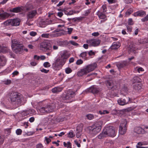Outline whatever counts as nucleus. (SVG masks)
<instances>
[{"instance_id": "13d9d810", "label": "nucleus", "mask_w": 148, "mask_h": 148, "mask_svg": "<svg viewBox=\"0 0 148 148\" xmlns=\"http://www.w3.org/2000/svg\"><path fill=\"white\" fill-rule=\"evenodd\" d=\"M36 148H43V146L42 144H37L36 146Z\"/></svg>"}, {"instance_id": "6e6552de", "label": "nucleus", "mask_w": 148, "mask_h": 148, "mask_svg": "<svg viewBox=\"0 0 148 148\" xmlns=\"http://www.w3.org/2000/svg\"><path fill=\"white\" fill-rule=\"evenodd\" d=\"M104 130L107 136L114 137L116 135L115 129L112 126L106 127Z\"/></svg>"}, {"instance_id": "58836bf2", "label": "nucleus", "mask_w": 148, "mask_h": 148, "mask_svg": "<svg viewBox=\"0 0 148 148\" xmlns=\"http://www.w3.org/2000/svg\"><path fill=\"white\" fill-rule=\"evenodd\" d=\"M87 52L86 51L80 54V56L82 58H85L87 55Z\"/></svg>"}, {"instance_id": "6e6d98bb", "label": "nucleus", "mask_w": 148, "mask_h": 148, "mask_svg": "<svg viewBox=\"0 0 148 148\" xmlns=\"http://www.w3.org/2000/svg\"><path fill=\"white\" fill-rule=\"evenodd\" d=\"M127 29L129 32H131L132 30V27L131 26H127Z\"/></svg>"}, {"instance_id": "b1692460", "label": "nucleus", "mask_w": 148, "mask_h": 148, "mask_svg": "<svg viewBox=\"0 0 148 148\" xmlns=\"http://www.w3.org/2000/svg\"><path fill=\"white\" fill-rule=\"evenodd\" d=\"M80 126L81 127L80 129H79L80 130L78 131H77V133L76 134V135L77 137L78 138H80L81 137V134L82 132V130H83V125L80 124Z\"/></svg>"}, {"instance_id": "c85d7f7f", "label": "nucleus", "mask_w": 148, "mask_h": 148, "mask_svg": "<svg viewBox=\"0 0 148 148\" xmlns=\"http://www.w3.org/2000/svg\"><path fill=\"white\" fill-rule=\"evenodd\" d=\"M140 85H141L140 84H138L137 83L136 84L133 85V88L134 89L137 90H140L142 88V87Z\"/></svg>"}, {"instance_id": "3c124183", "label": "nucleus", "mask_w": 148, "mask_h": 148, "mask_svg": "<svg viewBox=\"0 0 148 148\" xmlns=\"http://www.w3.org/2000/svg\"><path fill=\"white\" fill-rule=\"evenodd\" d=\"M40 71L42 73H47L49 71V70H47L46 69H45L44 68L40 70Z\"/></svg>"}, {"instance_id": "774afa93", "label": "nucleus", "mask_w": 148, "mask_h": 148, "mask_svg": "<svg viewBox=\"0 0 148 148\" xmlns=\"http://www.w3.org/2000/svg\"><path fill=\"white\" fill-rule=\"evenodd\" d=\"M35 120V119L34 117H32L30 118L29 119V121L31 123L33 122Z\"/></svg>"}, {"instance_id": "473e14b6", "label": "nucleus", "mask_w": 148, "mask_h": 148, "mask_svg": "<svg viewBox=\"0 0 148 148\" xmlns=\"http://www.w3.org/2000/svg\"><path fill=\"white\" fill-rule=\"evenodd\" d=\"M72 70L69 67L66 68L65 69V72L66 74H69L72 72Z\"/></svg>"}, {"instance_id": "864d4df0", "label": "nucleus", "mask_w": 148, "mask_h": 148, "mask_svg": "<svg viewBox=\"0 0 148 148\" xmlns=\"http://www.w3.org/2000/svg\"><path fill=\"white\" fill-rule=\"evenodd\" d=\"M29 34L31 36H34L36 35L37 33L35 32L32 31L30 32Z\"/></svg>"}, {"instance_id": "69168bd1", "label": "nucleus", "mask_w": 148, "mask_h": 148, "mask_svg": "<svg viewBox=\"0 0 148 148\" xmlns=\"http://www.w3.org/2000/svg\"><path fill=\"white\" fill-rule=\"evenodd\" d=\"M45 140L47 142V144H49L50 142L51 141V140L49 138H48L47 137H46L45 138Z\"/></svg>"}, {"instance_id": "49530a36", "label": "nucleus", "mask_w": 148, "mask_h": 148, "mask_svg": "<svg viewBox=\"0 0 148 148\" xmlns=\"http://www.w3.org/2000/svg\"><path fill=\"white\" fill-rule=\"evenodd\" d=\"M49 36V34H43L41 35V37L43 38H48Z\"/></svg>"}, {"instance_id": "338daca9", "label": "nucleus", "mask_w": 148, "mask_h": 148, "mask_svg": "<svg viewBox=\"0 0 148 148\" xmlns=\"http://www.w3.org/2000/svg\"><path fill=\"white\" fill-rule=\"evenodd\" d=\"M68 32L69 34H70L71 33V32H72V31L73 30V29L72 28H68Z\"/></svg>"}, {"instance_id": "6ab92c4d", "label": "nucleus", "mask_w": 148, "mask_h": 148, "mask_svg": "<svg viewBox=\"0 0 148 148\" xmlns=\"http://www.w3.org/2000/svg\"><path fill=\"white\" fill-rule=\"evenodd\" d=\"M146 15V13L145 11L143 10L138 11L134 14V15L135 16L143 17Z\"/></svg>"}, {"instance_id": "bb28decb", "label": "nucleus", "mask_w": 148, "mask_h": 148, "mask_svg": "<svg viewBox=\"0 0 148 148\" xmlns=\"http://www.w3.org/2000/svg\"><path fill=\"white\" fill-rule=\"evenodd\" d=\"M120 47L119 43L118 42H114L112 45L111 48L112 49H116Z\"/></svg>"}, {"instance_id": "2eb2a0df", "label": "nucleus", "mask_w": 148, "mask_h": 148, "mask_svg": "<svg viewBox=\"0 0 148 148\" xmlns=\"http://www.w3.org/2000/svg\"><path fill=\"white\" fill-rule=\"evenodd\" d=\"M87 90L88 92H91L93 94H95L99 92L100 89L95 86L93 85L88 88Z\"/></svg>"}, {"instance_id": "ea45409f", "label": "nucleus", "mask_w": 148, "mask_h": 148, "mask_svg": "<svg viewBox=\"0 0 148 148\" xmlns=\"http://www.w3.org/2000/svg\"><path fill=\"white\" fill-rule=\"evenodd\" d=\"M101 8L102 9V10H103V11L102 12H103L105 13V12H106L107 11V8L106 5L105 4V5H103L102 6Z\"/></svg>"}, {"instance_id": "a878e982", "label": "nucleus", "mask_w": 148, "mask_h": 148, "mask_svg": "<svg viewBox=\"0 0 148 148\" xmlns=\"http://www.w3.org/2000/svg\"><path fill=\"white\" fill-rule=\"evenodd\" d=\"M107 135L106 133L104 130H103L101 133L97 137L99 139H102L104 138L107 137Z\"/></svg>"}, {"instance_id": "e2e57ef3", "label": "nucleus", "mask_w": 148, "mask_h": 148, "mask_svg": "<svg viewBox=\"0 0 148 148\" xmlns=\"http://www.w3.org/2000/svg\"><path fill=\"white\" fill-rule=\"evenodd\" d=\"M74 143L75 144H76L78 147H80L81 146L80 144L79 143L77 140H75Z\"/></svg>"}, {"instance_id": "79ce46f5", "label": "nucleus", "mask_w": 148, "mask_h": 148, "mask_svg": "<svg viewBox=\"0 0 148 148\" xmlns=\"http://www.w3.org/2000/svg\"><path fill=\"white\" fill-rule=\"evenodd\" d=\"M83 63V60H82L80 59L78 60H77V61L76 63V64H77V65H80L82 64Z\"/></svg>"}, {"instance_id": "09e8293b", "label": "nucleus", "mask_w": 148, "mask_h": 148, "mask_svg": "<svg viewBox=\"0 0 148 148\" xmlns=\"http://www.w3.org/2000/svg\"><path fill=\"white\" fill-rule=\"evenodd\" d=\"M19 74V72L17 71H15L12 73V77H14L16 75H17Z\"/></svg>"}, {"instance_id": "7ed1b4c3", "label": "nucleus", "mask_w": 148, "mask_h": 148, "mask_svg": "<svg viewBox=\"0 0 148 148\" xmlns=\"http://www.w3.org/2000/svg\"><path fill=\"white\" fill-rule=\"evenodd\" d=\"M101 129V125L97 123L92 126L88 127L86 129L88 133L90 135L93 136L99 133Z\"/></svg>"}, {"instance_id": "39448f33", "label": "nucleus", "mask_w": 148, "mask_h": 148, "mask_svg": "<svg viewBox=\"0 0 148 148\" xmlns=\"http://www.w3.org/2000/svg\"><path fill=\"white\" fill-rule=\"evenodd\" d=\"M56 107V105L54 104H47L45 107L40 108L39 111L41 113H49L52 112Z\"/></svg>"}, {"instance_id": "de8ad7c7", "label": "nucleus", "mask_w": 148, "mask_h": 148, "mask_svg": "<svg viewBox=\"0 0 148 148\" xmlns=\"http://www.w3.org/2000/svg\"><path fill=\"white\" fill-rule=\"evenodd\" d=\"M128 23L130 25H132L134 24L132 19L131 18H129L128 20Z\"/></svg>"}, {"instance_id": "a18cd8bd", "label": "nucleus", "mask_w": 148, "mask_h": 148, "mask_svg": "<svg viewBox=\"0 0 148 148\" xmlns=\"http://www.w3.org/2000/svg\"><path fill=\"white\" fill-rule=\"evenodd\" d=\"M16 132L17 135H20L22 134V130L21 129H18L16 130Z\"/></svg>"}, {"instance_id": "aec40b11", "label": "nucleus", "mask_w": 148, "mask_h": 148, "mask_svg": "<svg viewBox=\"0 0 148 148\" xmlns=\"http://www.w3.org/2000/svg\"><path fill=\"white\" fill-rule=\"evenodd\" d=\"M104 12H100L98 11L97 12V15L101 19H105V20H107L106 16L104 13Z\"/></svg>"}, {"instance_id": "f03ea898", "label": "nucleus", "mask_w": 148, "mask_h": 148, "mask_svg": "<svg viewBox=\"0 0 148 148\" xmlns=\"http://www.w3.org/2000/svg\"><path fill=\"white\" fill-rule=\"evenodd\" d=\"M11 46L13 51L17 54H20L23 52L24 46L20 42L16 39L12 41Z\"/></svg>"}, {"instance_id": "bf43d9fd", "label": "nucleus", "mask_w": 148, "mask_h": 148, "mask_svg": "<svg viewBox=\"0 0 148 148\" xmlns=\"http://www.w3.org/2000/svg\"><path fill=\"white\" fill-rule=\"evenodd\" d=\"M92 35L94 36H98L99 34L98 32H95L92 34Z\"/></svg>"}, {"instance_id": "4c0bfd02", "label": "nucleus", "mask_w": 148, "mask_h": 148, "mask_svg": "<svg viewBox=\"0 0 148 148\" xmlns=\"http://www.w3.org/2000/svg\"><path fill=\"white\" fill-rule=\"evenodd\" d=\"M109 113V112L106 110H104L103 111L99 110V113L101 114H108Z\"/></svg>"}, {"instance_id": "2f4dec72", "label": "nucleus", "mask_w": 148, "mask_h": 148, "mask_svg": "<svg viewBox=\"0 0 148 148\" xmlns=\"http://www.w3.org/2000/svg\"><path fill=\"white\" fill-rule=\"evenodd\" d=\"M68 136L69 137L72 138L75 136V134L73 131H71L69 133Z\"/></svg>"}, {"instance_id": "5fc2aeb1", "label": "nucleus", "mask_w": 148, "mask_h": 148, "mask_svg": "<svg viewBox=\"0 0 148 148\" xmlns=\"http://www.w3.org/2000/svg\"><path fill=\"white\" fill-rule=\"evenodd\" d=\"M90 11L89 10H88L84 12V15L85 16H87L88 14H89V13H90Z\"/></svg>"}, {"instance_id": "4468645a", "label": "nucleus", "mask_w": 148, "mask_h": 148, "mask_svg": "<svg viewBox=\"0 0 148 148\" xmlns=\"http://www.w3.org/2000/svg\"><path fill=\"white\" fill-rule=\"evenodd\" d=\"M75 95V92L71 90L67 92V93L66 95H64L63 98L64 99H69L74 97Z\"/></svg>"}, {"instance_id": "9b49d317", "label": "nucleus", "mask_w": 148, "mask_h": 148, "mask_svg": "<svg viewBox=\"0 0 148 148\" xmlns=\"http://www.w3.org/2000/svg\"><path fill=\"white\" fill-rule=\"evenodd\" d=\"M41 49L45 51H47L51 49V47L50 43L47 42H41L40 44Z\"/></svg>"}, {"instance_id": "7c9ffc66", "label": "nucleus", "mask_w": 148, "mask_h": 148, "mask_svg": "<svg viewBox=\"0 0 148 148\" xmlns=\"http://www.w3.org/2000/svg\"><path fill=\"white\" fill-rule=\"evenodd\" d=\"M84 17H80L76 18H72V20H74V21L75 22L77 21H80L82 20V19L84 18Z\"/></svg>"}, {"instance_id": "a211bd4d", "label": "nucleus", "mask_w": 148, "mask_h": 148, "mask_svg": "<svg viewBox=\"0 0 148 148\" xmlns=\"http://www.w3.org/2000/svg\"><path fill=\"white\" fill-rule=\"evenodd\" d=\"M91 44L93 46H97L99 45L101 40L99 39H92L89 41Z\"/></svg>"}, {"instance_id": "f8f14e48", "label": "nucleus", "mask_w": 148, "mask_h": 148, "mask_svg": "<svg viewBox=\"0 0 148 148\" xmlns=\"http://www.w3.org/2000/svg\"><path fill=\"white\" fill-rule=\"evenodd\" d=\"M105 83L106 86L110 90L114 91L117 88V86L114 85L113 82L112 80L110 79L107 80L105 82Z\"/></svg>"}, {"instance_id": "8fccbe9b", "label": "nucleus", "mask_w": 148, "mask_h": 148, "mask_svg": "<svg viewBox=\"0 0 148 148\" xmlns=\"http://www.w3.org/2000/svg\"><path fill=\"white\" fill-rule=\"evenodd\" d=\"M133 10L132 9H129L127 10L126 12V14L128 15H130L133 12Z\"/></svg>"}, {"instance_id": "a19ab883", "label": "nucleus", "mask_w": 148, "mask_h": 148, "mask_svg": "<svg viewBox=\"0 0 148 148\" xmlns=\"http://www.w3.org/2000/svg\"><path fill=\"white\" fill-rule=\"evenodd\" d=\"M43 66L46 68L49 67L51 65L48 62H46L44 63Z\"/></svg>"}, {"instance_id": "cd10ccee", "label": "nucleus", "mask_w": 148, "mask_h": 148, "mask_svg": "<svg viewBox=\"0 0 148 148\" xmlns=\"http://www.w3.org/2000/svg\"><path fill=\"white\" fill-rule=\"evenodd\" d=\"M127 62L125 61L119 63L117 65V66L119 68H121L126 65Z\"/></svg>"}, {"instance_id": "72a5a7b5", "label": "nucleus", "mask_w": 148, "mask_h": 148, "mask_svg": "<svg viewBox=\"0 0 148 148\" xmlns=\"http://www.w3.org/2000/svg\"><path fill=\"white\" fill-rule=\"evenodd\" d=\"M87 118L90 120L94 118V116L93 115L91 114H88L86 115Z\"/></svg>"}, {"instance_id": "4be33fe9", "label": "nucleus", "mask_w": 148, "mask_h": 148, "mask_svg": "<svg viewBox=\"0 0 148 148\" xmlns=\"http://www.w3.org/2000/svg\"><path fill=\"white\" fill-rule=\"evenodd\" d=\"M87 74L84 67L81 69L80 70L78 71L77 73V75L78 76L82 77L84 75H86Z\"/></svg>"}, {"instance_id": "0eeeda50", "label": "nucleus", "mask_w": 148, "mask_h": 148, "mask_svg": "<svg viewBox=\"0 0 148 148\" xmlns=\"http://www.w3.org/2000/svg\"><path fill=\"white\" fill-rule=\"evenodd\" d=\"M127 122L126 119L122 120L119 126V133L121 135L124 134L127 131Z\"/></svg>"}, {"instance_id": "c756f323", "label": "nucleus", "mask_w": 148, "mask_h": 148, "mask_svg": "<svg viewBox=\"0 0 148 148\" xmlns=\"http://www.w3.org/2000/svg\"><path fill=\"white\" fill-rule=\"evenodd\" d=\"M7 51V50L4 47L0 46V53H5Z\"/></svg>"}, {"instance_id": "dca6fc26", "label": "nucleus", "mask_w": 148, "mask_h": 148, "mask_svg": "<svg viewBox=\"0 0 148 148\" xmlns=\"http://www.w3.org/2000/svg\"><path fill=\"white\" fill-rule=\"evenodd\" d=\"M130 100L129 97H125L124 98H121L118 100V103L122 106L124 105L127 103Z\"/></svg>"}, {"instance_id": "0e129e2a", "label": "nucleus", "mask_w": 148, "mask_h": 148, "mask_svg": "<svg viewBox=\"0 0 148 148\" xmlns=\"http://www.w3.org/2000/svg\"><path fill=\"white\" fill-rule=\"evenodd\" d=\"M64 2H65L64 0H63L62 1H60L59 2V3L57 5V6L59 7V6H60L61 5H62L63 4V3H64Z\"/></svg>"}, {"instance_id": "412c9836", "label": "nucleus", "mask_w": 148, "mask_h": 148, "mask_svg": "<svg viewBox=\"0 0 148 148\" xmlns=\"http://www.w3.org/2000/svg\"><path fill=\"white\" fill-rule=\"evenodd\" d=\"M134 132L138 134H143L145 133V132L144 129L141 127H136L135 129Z\"/></svg>"}, {"instance_id": "603ef678", "label": "nucleus", "mask_w": 148, "mask_h": 148, "mask_svg": "<svg viewBox=\"0 0 148 148\" xmlns=\"http://www.w3.org/2000/svg\"><path fill=\"white\" fill-rule=\"evenodd\" d=\"M69 42L71 44L74 46H77L78 45V43L73 40L70 41Z\"/></svg>"}, {"instance_id": "5701e85b", "label": "nucleus", "mask_w": 148, "mask_h": 148, "mask_svg": "<svg viewBox=\"0 0 148 148\" xmlns=\"http://www.w3.org/2000/svg\"><path fill=\"white\" fill-rule=\"evenodd\" d=\"M136 48L134 46V45H132L129 46L128 48V52L129 53H134L135 54L136 53Z\"/></svg>"}, {"instance_id": "1a4fd4ad", "label": "nucleus", "mask_w": 148, "mask_h": 148, "mask_svg": "<svg viewBox=\"0 0 148 148\" xmlns=\"http://www.w3.org/2000/svg\"><path fill=\"white\" fill-rule=\"evenodd\" d=\"M63 63H62L60 61V59L59 58H57L55 62L53 63L52 64L53 67L55 70H59L61 68L62 66L64 64Z\"/></svg>"}, {"instance_id": "f257e3e1", "label": "nucleus", "mask_w": 148, "mask_h": 148, "mask_svg": "<svg viewBox=\"0 0 148 148\" xmlns=\"http://www.w3.org/2000/svg\"><path fill=\"white\" fill-rule=\"evenodd\" d=\"M10 98L11 102L17 106H20L22 102L23 97L17 92H12L10 95Z\"/></svg>"}, {"instance_id": "4d7b16f0", "label": "nucleus", "mask_w": 148, "mask_h": 148, "mask_svg": "<svg viewBox=\"0 0 148 148\" xmlns=\"http://www.w3.org/2000/svg\"><path fill=\"white\" fill-rule=\"evenodd\" d=\"M62 34V32H59L58 33L55 34H54V36L55 37H58L60 36H61Z\"/></svg>"}, {"instance_id": "9d476101", "label": "nucleus", "mask_w": 148, "mask_h": 148, "mask_svg": "<svg viewBox=\"0 0 148 148\" xmlns=\"http://www.w3.org/2000/svg\"><path fill=\"white\" fill-rule=\"evenodd\" d=\"M97 67L95 62L86 66L84 67L87 73H90L94 70Z\"/></svg>"}, {"instance_id": "c9c22d12", "label": "nucleus", "mask_w": 148, "mask_h": 148, "mask_svg": "<svg viewBox=\"0 0 148 148\" xmlns=\"http://www.w3.org/2000/svg\"><path fill=\"white\" fill-rule=\"evenodd\" d=\"M67 10V9L66 8H64V9H63L62 11L64 12L65 14H66V15H72V14H69V12H68L67 11H66V10Z\"/></svg>"}, {"instance_id": "423d86ee", "label": "nucleus", "mask_w": 148, "mask_h": 148, "mask_svg": "<svg viewBox=\"0 0 148 148\" xmlns=\"http://www.w3.org/2000/svg\"><path fill=\"white\" fill-rule=\"evenodd\" d=\"M37 13V11L35 10H31L27 12L26 15L27 20L26 22V24L27 25L30 26L32 25L29 22L32 21L33 19Z\"/></svg>"}, {"instance_id": "f704fd0d", "label": "nucleus", "mask_w": 148, "mask_h": 148, "mask_svg": "<svg viewBox=\"0 0 148 148\" xmlns=\"http://www.w3.org/2000/svg\"><path fill=\"white\" fill-rule=\"evenodd\" d=\"M148 42V38L145 39L144 40L138 42L139 44H144L147 43Z\"/></svg>"}, {"instance_id": "680f3d73", "label": "nucleus", "mask_w": 148, "mask_h": 148, "mask_svg": "<svg viewBox=\"0 0 148 148\" xmlns=\"http://www.w3.org/2000/svg\"><path fill=\"white\" fill-rule=\"evenodd\" d=\"M88 54L89 56H91L92 55H95V53L94 52L92 51V50L89 51L88 53Z\"/></svg>"}, {"instance_id": "052dcab7", "label": "nucleus", "mask_w": 148, "mask_h": 148, "mask_svg": "<svg viewBox=\"0 0 148 148\" xmlns=\"http://www.w3.org/2000/svg\"><path fill=\"white\" fill-rule=\"evenodd\" d=\"M57 92L61 91L63 89V88L60 87H56Z\"/></svg>"}, {"instance_id": "393cba45", "label": "nucleus", "mask_w": 148, "mask_h": 148, "mask_svg": "<svg viewBox=\"0 0 148 148\" xmlns=\"http://www.w3.org/2000/svg\"><path fill=\"white\" fill-rule=\"evenodd\" d=\"M10 16V14L5 12L3 13L0 14V19H5L8 18Z\"/></svg>"}, {"instance_id": "37998d69", "label": "nucleus", "mask_w": 148, "mask_h": 148, "mask_svg": "<svg viewBox=\"0 0 148 148\" xmlns=\"http://www.w3.org/2000/svg\"><path fill=\"white\" fill-rule=\"evenodd\" d=\"M4 137L3 136H0V145L2 144L4 140Z\"/></svg>"}, {"instance_id": "20e7f679", "label": "nucleus", "mask_w": 148, "mask_h": 148, "mask_svg": "<svg viewBox=\"0 0 148 148\" xmlns=\"http://www.w3.org/2000/svg\"><path fill=\"white\" fill-rule=\"evenodd\" d=\"M20 21L19 18L9 19L4 22L3 24L5 26H17L19 25Z\"/></svg>"}, {"instance_id": "ddd939ff", "label": "nucleus", "mask_w": 148, "mask_h": 148, "mask_svg": "<svg viewBox=\"0 0 148 148\" xmlns=\"http://www.w3.org/2000/svg\"><path fill=\"white\" fill-rule=\"evenodd\" d=\"M69 56L68 55L67 52L65 51H64L61 52L60 53V61L64 64L65 63L66 60L68 58Z\"/></svg>"}, {"instance_id": "c03bdc74", "label": "nucleus", "mask_w": 148, "mask_h": 148, "mask_svg": "<svg viewBox=\"0 0 148 148\" xmlns=\"http://www.w3.org/2000/svg\"><path fill=\"white\" fill-rule=\"evenodd\" d=\"M141 21L143 22H145L148 21V14L145 17L141 19Z\"/></svg>"}, {"instance_id": "f3484780", "label": "nucleus", "mask_w": 148, "mask_h": 148, "mask_svg": "<svg viewBox=\"0 0 148 148\" xmlns=\"http://www.w3.org/2000/svg\"><path fill=\"white\" fill-rule=\"evenodd\" d=\"M23 7L22 6H18L11 8L9 10V11L11 12L14 13H20L23 11Z\"/></svg>"}, {"instance_id": "e433bc0d", "label": "nucleus", "mask_w": 148, "mask_h": 148, "mask_svg": "<svg viewBox=\"0 0 148 148\" xmlns=\"http://www.w3.org/2000/svg\"><path fill=\"white\" fill-rule=\"evenodd\" d=\"M133 80L134 82V83H138L139 82H140V81H139V80H140V78L138 77H134L133 78Z\"/></svg>"}]
</instances>
